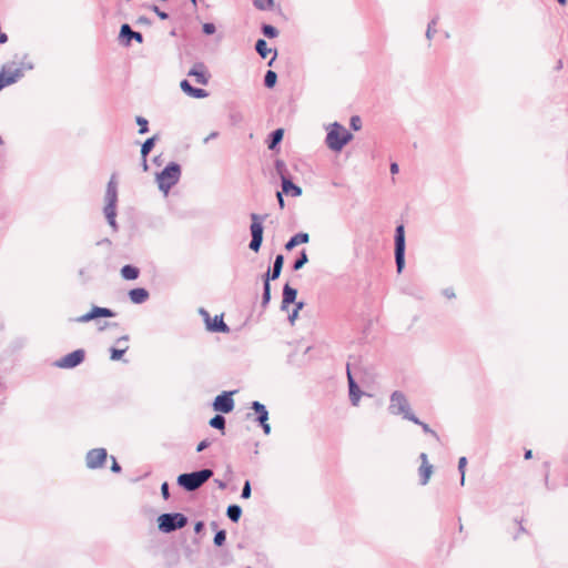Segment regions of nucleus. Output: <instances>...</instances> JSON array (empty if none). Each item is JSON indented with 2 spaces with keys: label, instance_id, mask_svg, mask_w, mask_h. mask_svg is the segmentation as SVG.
Wrapping results in <instances>:
<instances>
[{
  "label": "nucleus",
  "instance_id": "774afa93",
  "mask_svg": "<svg viewBox=\"0 0 568 568\" xmlns=\"http://www.w3.org/2000/svg\"><path fill=\"white\" fill-rule=\"evenodd\" d=\"M142 166H143V170H144V171H148L149 166H148V162H146V159H145V158H143Z\"/></svg>",
  "mask_w": 568,
  "mask_h": 568
},
{
  "label": "nucleus",
  "instance_id": "09e8293b",
  "mask_svg": "<svg viewBox=\"0 0 568 568\" xmlns=\"http://www.w3.org/2000/svg\"><path fill=\"white\" fill-rule=\"evenodd\" d=\"M436 21L435 20H432L430 22H428V33H427V37H428V40H430L434 36V33L436 32V30L433 28L435 26Z\"/></svg>",
  "mask_w": 568,
  "mask_h": 568
},
{
  "label": "nucleus",
  "instance_id": "338daca9",
  "mask_svg": "<svg viewBox=\"0 0 568 568\" xmlns=\"http://www.w3.org/2000/svg\"><path fill=\"white\" fill-rule=\"evenodd\" d=\"M202 527H203V524L201 521H199V523H196L194 529H195L196 532H199L202 529Z\"/></svg>",
  "mask_w": 568,
  "mask_h": 568
},
{
  "label": "nucleus",
  "instance_id": "58836bf2",
  "mask_svg": "<svg viewBox=\"0 0 568 568\" xmlns=\"http://www.w3.org/2000/svg\"><path fill=\"white\" fill-rule=\"evenodd\" d=\"M226 539L225 530H219L214 536V544L216 546H222Z\"/></svg>",
  "mask_w": 568,
  "mask_h": 568
},
{
  "label": "nucleus",
  "instance_id": "b1692460",
  "mask_svg": "<svg viewBox=\"0 0 568 568\" xmlns=\"http://www.w3.org/2000/svg\"><path fill=\"white\" fill-rule=\"evenodd\" d=\"M121 275L125 280H135L139 276V270L132 265H125L121 268Z\"/></svg>",
  "mask_w": 568,
  "mask_h": 568
},
{
  "label": "nucleus",
  "instance_id": "c03bdc74",
  "mask_svg": "<svg viewBox=\"0 0 568 568\" xmlns=\"http://www.w3.org/2000/svg\"><path fill=\"white\" fill-rule=\"evenodd\" d=\"M202 29H203V32H204L205 34H209V36H210V34H213V33L216 31L215 26H214L213 23H211V22H206V23H204V24H203V27H202Z\"/></svg>",
  "mask_w": 568,
  "mask_h": 568
},
{
  "label": "nucleus",
  "instance_id": "9d476101",
  "mask_svg": "<svg viewBox=\"0 0 568 568\" xmlns=\"http://www.w3.org/2000/svg\"><path fill=\"white\" fill-rule=\"evenodd\" d=\"M106 457H108L106 449L93 448V449L89 450L85 456L87 467L90 469L101 468L104 465Z\"/></svg>",
  "mask_w": 568,
  "mask_h": 568
},
{
  "label": "nucleus",
  "instance_id": "f03ea898",
  "mask_svg": "<svg viewBox=\"0 0 568 568\" xmlns=\"http://www.w3.org/2000/svg\"><path fill=\"white\" fill-rule=\"evenodd\" d=\"M326 145L334 152H339L343 148L352 141L353 134L338 122L329 124L327 128Z\"/></svg>",
  "mask_w": 568,
  "mask_h": 568
},
{
  "label": "nucleus",
  "instance_id": "39448f33",
  "mask_svg": "<svg viewBox=\"0 0 568 568\" xmlns=\"http://www.w3.org/2000/svg\"><path fill=\"white\" fill-rule=\"evenodd\" d=\"M181 176L180 165L171 162L168 164L162 172L156 175V182L159 189L163 191L165 194L170 191V189L175 185Z\"/></svg>",
  "mask_w": 568,
  "mask_h": 568
},
{
  "label": "nucleus",
  "instance_id": "dca6fc26",
  "mask_svg": "<svg viewBox=\"0 0 568 568\" xmlns=\"http://www.w3.org/2000/svg\"><path fill=\"white\" fill-rule=\"evenodd\" d=\"M347 378L349 387V399L354 406H357L362 396V392L359 390V387L355 383L349 372L347 373Z\"/></svg>",
  "mask_w": 568,
  "mask_h": 568
},
{
  "label": "nucleus",
  "instance_id": "de8ad7c7",
  "mask_svg": "<svg viewBox=\"0 0 568 568\" xmlns=\"http://www.w3.org/2000/svg\"><path fill=\"white\" fill-rule=\"evenodd\" d=\"M210 445H211V442L209 439H203L202 442L199 443V445L196 447V452L200 453V452L206 449Z\"/></svg>",
  "mask_w": 568,
  "mask_h": 568
},
{
  "label": "nucleus",
  "instance_id": "a18cd8bd",
  "mask_svg": "<svg viewBox=\"0 0 568 568\" xmlns=\"http://www.w3.org/2000/svg\"><path fill=\"white\" fill-rule=\"evenodd\" d=\"M251 496V485L250 481H245L243 489H242V497L248 498Z\"/></svg>",
  "mask_w": 568,
  "mask_h": 568
},
{
  "label": "nucleus",
  "instance_id": "20e7f679",
  "mask_svg": "<svg viewBox=\"0 0 568 568\" xmlns=\"http://www.w3.org/2000/svg\"><path fill=\"white\" fill-rule=\"evenodd\" d=\"M213 475L211 469L182 474L178 477V484L189 491L200 488Z\"/></svg>",
  "mask_w": 568,
  "mask_h": 568
},
{
  "label": "nucleus",
  "instance_id": "3c124183",
  "mask_svg": "<svg viewBox=\"0 0 568 568\" xmlns=\"http://www.w3.org/2000/svg\"><path fill=\"white\" fill-rule=\"evenodd\" d=\"M112 458V466H111V470L113 473H120L121 471V467L120 465L118 464L116 459L114 457H111Z\"/></svg>",
  "mask_w": 568,
  "mask_h": 568
},
{
  "label": "nucleus",
  "instance_id": "13d9d810",
  "mask_svg": "<svg viewBox=\"0 0 568 568\" xmlns=\"http://www.w3.org/2000/svg\"><path fill=\"white\" fill-rule=\"evenodd\" d=\"M276 196H277L278 204H280L281 209H283L284 207V200H283L282 193L277 192Z\"/></svg>",
  "mask_w": 568,
  "mask_h": 568
},
{
  "label": "nucleus",
  "instance_id": "864d4df0",
  "mask_svg": "<svg viewBox=\"0 0 568 568\" xmlns=\"http://www.w3.org/2000/svg\"><path fill=\"white\" fill-rule=\"evenodd\" d=\"M443 293H444V295H445L446 297H448V298H453V297H455V293H454L453 288H445V290L443 291Z\"/></svg>",
  "mask_w": 568,
  "mask_h": 568
},
{
  "label": "nucleus",
  "instance_id": "6e6d98bb",
  "mask_svg": "<svg viewBox=\"0 0 568 568\" xmlns=\"http://www.w3.org/2000/svg\"><path fill=\"white\" fill-rule=\"evenodd\" d=\"M398 170H399V168H398V164H397V163H392V164H390V173H392V174H396V173H398Z\"/></svg>",
  "mask_w": 568,
  "mask_h": 568
},
{
  "label": "nucleus",
  "instance_id": "f3484780",
  "mask_svg": "<svg viewBox=\"0 0 568 568\" xmlns=\"http://www.w3.org/2000/svg\"><path fill=\"white\" fill-rule=\"evenodd\" d=\"M282 178V190L285 194L297 197L302 194V189L295 185L290 179L285 178L283 174Z\"/></svg>",
  "mask_w": 568,
  "mask_h": 568
},
{
  "label": "nucleus",
  "instance_id": "79ce46f5",
  "mask_svg": "<svg viewBox=\"0 0 568 568\" xmlns=\"http://www.w3.org/2000/svg\"><path fill=\"white\" fill-rule=\"evenodd\" d=\"M180 87L182 89V91L187 94L189 97L191 95L192 91H193V87L190 84V82L187 80H183L181 81L180 83Z\"/></svg>",
  "mask_w": 568,
  "mask_h": 568
},
{
  "label": "nucleus",
  "instance_id": "a19ab883",
  "mask_svg": "<svg viewBox=\"0 0 568 568\" xmlns=\"http://www.w3.org/2000/svg\"><path fill=\"white\" fill-rule=\"evenodd\" d=\"M190 97L195 98V99H204V98L209 97V92L205 91L204 89L194 88Z\"/></svg>",
  "mask_w": 568,
  "mask_h": 568
},
{
  "label": "nucleus",
  "instance_id": "8fccbe9b",
  "mask_svg": "<svg viewBox=\"0 0 568 568\" xmlns=\"http://www.w3.org/2000/svg\"><path fill=\"white\" fill-rule=\"evenodd\" d=\"M161 493H162V496L164 499H168L170 494H169V485L168 483H163L162 486H161Z\"/></svg>",
  "mask_w": 568,
  "mask_h": 568
},
{
  "label": "nucleus",
  "instance_id": "4c0bfd02",
  "mask_svg": "<svg viewBox=\"0 0 568 568\" xmlns=\"http://www.w3.org/2000/svg\"><path fill=\"white\" fill-rule=\"evenodd\" d=\"M136 123L140 126L139 133L144 134L148 132V120L142 116H136Z\"/></svg>",
  "mask_w": 568,
  "mask_h": 568
},
{
  "label": "nucleus",
  "instance_id": "393cba45",
  "mask_svg": "<svg viewBox=\"0 0 568 568\" xmlns=\"http://www.w3.org/2000/svg\"><path fill=\"white\" fill-rule=\"evenodd\" d=\"M226 515L232 521L236 523L242 515V509L237 505H231L227 507Z\"/></svg>",
  "mask_w": 568,
  "mask_h": 568
},
{
  "label": "nucleus",
  "instance_id": "0eeeda50",
  "mask_svg": "<svg viewBox=\"0 0 568 568\" xmlns=\"http://www.w3.org/2000/svg\"><path fill=\"white\" fill-rule=\"evenodd\" d=\"M250 217L252 221L250 226L252 240L248 246L252 251L257 252L261 248L263 242V222L265 221L266 215L252 213Z\"/></svg>",
  "mask_w": 568,
  "mask_h": 568
},
{
  "label": "nucleus",
  "instance_id": "bf43d9fd",
  "mask_svg": "<svg viewBox=\"0 0 568 568\" xmlns=\"http://www.w3.org/2000/svg\"><path fill=\"white\" fill-rule=\"evenodd\" d=\"M524 457H525V459L532 458V450L531 449H526L525 454H524Z\"/></svg>",
  "mask_w": 568,
  "mask_h": 568
},
{
  "label": "nucleus",
  "instance_id": "7c9ffc66",
  "mask_svg": "<svg viewBox=\"0 0 568 568\" xmlns=\"http://www.w3.org/2000/svg\"><path fill=\"white\" fill-rule=\"evenodd\" d=\"M210 426L216 429H224L225 418L222 415H215L213 418H211Z\"/></svg>",
  "mask_w": 568,
  "mask_h": 568
},
{
  "label": "nucleus",
  "instance_id": "680f3d73",
  "mask_svg": "<svg viewBox=\"0 0 568 568\" xmlns=\"http://www.w3.org/2000/svg\"><path fill=\"white\" fill-rule=\"evenodd\" d=\"M427 432H428V435H432L436 440H439V437L436 432H434L429 427L427 428Z\"/></svg>",
  "mask_w": 568,
  "mask_h": 568
},
{
  "label": "nucleus",
  "instance_id": "473e14b6",
  "mask_svg": "<svg viewBox=\"0 0 568 568\" xmlns=\"http://www.w3.org/2000/svg\"><path fill=\"white\" fill-rule=\"evenodd\" d=\"M276 80H277V74L272 71V70H268L265 74V79H264V83L267 88H273L276 83Z\"/></svg>",
  "mask_w": 568,
  "mask_h": 568
},
{
  "label": "nucleus",
  "instance_id": "603ef678",
  "mask_svg": "<svg viewBox=\"0 0 568 568\" xmlns=\"http://www.w3.org/2000/svg\"><path fill=\"white\" fill-rule=\"evenodd\" d=\"M297 316H298L297 310H293V312L288 315V321H290L291 325H294Z\"/></svg>",
  "mask_w": 568,
  "mask_h": 568
},
{
  "label": "nucleus",
  "instance_id": "cd10ccee",
  "mask_svg": "<svg viewBox=\"0 0 568 568\" xmlns=\"http://www.w3.org/2000/svg\"><path fill=\"white\" fill-rule=\"evenodd\" d=\"M283 130L282 129H277L275 130L273 133H272V139H271V142L268 144V149H274L283 139Z\"/></svg>",
  "mask_w": 568,
  "mask_h": 568
},
{
  "label": "nucleus",
  "instance_id": "69168bd1",
  "mask_svg": "<svg viewBox=\"0 0 568 568\" xmlns=\"http://www.w3.org/2000/svg\"><path fill=\"white\" fill-rule=\"evenodd\" d=\"M303 306H304L303 302H297L295 304V308L294 310H297V312H300L303 308Z\"/></svg>",
  "mask_w": 568,
  "mask_h": 568
},
{
  "label": "nucleus",
  "instance_id": "ddd939ff",
  "mask_svg": "<svg viewBox=\"0 0 568 568\" xmlns=\"http://www.w3.org/2000/svg\"><path fill=\"white\" fill-rule=\"evenodd\" d=\"M233 393H223L214 399L213 407L215 410L221 413H230L234 408V400L232 398Z\"/></svg>",
  "mask_w": 568,
  "mask_h": 568
},
{
  "label": "nucleus",
  "instance_id": "49530a36",
  "mask_svg": "<svg viewBox=\"0 0 568 568\" xmlns=\"http://www.w3.org/2000/svg\"><path fill=\"white\" fill-rule=\"evenodd\" d=\"M152 10L156 13V16L161 19V20H166L169 18L168 13L160 10L159 7L156 6H153Z\"/></svg>",
  "mask_w": 568,
  "mask_h": 568
},
{
  "label": "nucleus",
  "instance_id": "1a4fd4ad",
  "mask_svg": "<svg viewBox=\"0 0 568 568\" xmlns=\"http://www.w3.org/2000/svg\"><path fill=\"white\" fill-rule=\"evenodd\" d=\"M22 78V68H17L14 63L6 64L0 72V90L16 83Z\"/></svg>",
  "mask_w": 568,
  "mask_h": 568
},
{
  "label": "nucleus",
  "instance_id": "4be33fe9",
  "mask_svg": "<svg viewBox=\"0 0 568 568\" xmlns=\"http://www.w3.org/2000/svg\"><path fill=\"white\" fill-rule=\"evenodd\" d=\"M310 241V236L307 233H297L290 239V241L285 244L286 250H292L298 244L307 243Z\"/></svg>",
  "mask_w": 568,
  "mask_h": 568
},
{
  "label": "nucleus",
  "instance_id": "2eb2a0df",
  "mask_svg": "<svg viewBox=\"0 0 568 568\" xmlns=\"http://www.w3.org/2000/svg\"><path fill=\"white\" fill-rule=\"evenodd\" d=\"M202 313L206 316V326L209 331L222 333H227L230 331L229 326L224 323L222 316L216 315L211 321L207 312L202 311Z\"/></svg>",
  "mask_w": 568,
  "mask_h": 568
},
{
  "label": "nucleus",
  "instance_id": "0e129e2a",
  "mask_svg": "<svg viewBox=\"0 0 568 568\" xmlns=\"http://www.w3.org/2000/svg\"><path fill=\"white\" fill-rule=\"evenodd\" d=\"M516 523L519 525V532H526V529H525V527L523 526L521 520H517V519H516Z\"/></svg>",
  "mask_w": 568,
  "mask_h": 568
},
{
  "label": "nucleus",
  "instance_id": "e2e57ef3",
  "mask_svg": "<svg viewBox=\"0 0 568 568\" xmlns=\"http://www.w3.org/2000/svg\"><path fill=\"white\" fill-rule=\"evenodd\" d=\"M284 168V163L282 161H277L276 162V169L277 171L281 173L282 172V169Z\"/></svg>",
  "mask_w": 568,
  "mask_h": 568
},
{
  "label": "nucleus",
  "instance_id": "ea45409f",
  "mask_svg": "<svg viewBox=\"0 0 568 568\" xmlns=\"http://www.w3.org/2000/svg\"><path fill=\"white\" fill-rule=\"evenodd\" d=\"M17 68H22V74L24 73V71L27 70H32L33 69V64L31 61L28 60V57L24 55L20 62V64L17 67Z\"/></svg>",
  "mask_w": 568,
  "mask_h": 568
},
{
  "label": "nucleus",
  "instance_id": "e433bc0d",
  "mask_svg": "<svg viewBox=\"0 0 568 568\" xmlns=\"http://www.w3.org/2000/svg\"><path fill=\"white\" fill-rule=\"evenodd\" d=\"M126 349H128V346H125V347H124V348H122V349H118V348L112 347V348L110 349V352H111V356H110V358H111L112 361H119V359H121L122 355L126 352Z\"/></svg>",
  "mask_w": 568,
  "mask_h": 568
},
{
  "label": "nucleus",
  "instance_id": "423d86ee",
  "mask_svg": "<svg viewBox=\"0 0 568 568\" xmlns=\"http://www.w3.org/2000/svg\"><path fill=\"white\" fill-rule=\"evenodd\" d=\"M159 529L162 532H172L183 528L187 524V518L180 513L163 514L158 518Z\"/></svg>",
  "mask_w": 568,
  "mask_h": 568
},
{
  "label": "nucleus",
  "instance_id": "c85d7f7f",
  "mask_svg": "<svg viewBox=\"0 0 568 568\" xmlns=\"http://www.w3.org/2000/svg\"><path fill=\"white\" fill-rule=\"evenodd\" d=\"M419 457L422 459V464L418 468V473H419V477H420V483L423 485H425L426 484V453H422Z\"/></svg>",
  "mask_w": 568,
  "mask_h": 568
},
{
  "label": "nucleus",
  "instance_id": "6e6552de",
  "mask_svg": "<svg viewBox=\"0 0 568 568\" xmlns=\"http://www.w3.org/2000/svg\"><path fill=\"white\" fill-rule=\"evenodd\" d=\"M395 263L397 273H402L405 267V230L402 224L395 231Z\"/></svg>",
  "mask_w": 568,
  "mask_h": 568
},
{
  "label": "nucleus",
  "instance_id": "a878e982",
  "mask_svg": "<svg viewBox=\"0 0 568 568\" xmlns=\"http://www.w3.org/2000/svg\"><path fill=\"white\" fill-rule=\"evenodd\" d=\"M255 49L263 59H265L271 52V49L267 47L266 41L263 39H258L256 41Z\"/></svg>",
  "mask_w": 568,
  "mask_h": 568
},
{
  "label": "nucleus",
  "instance_id": "4d7b16f0",
  "mask_svg": "<svg viewBox=\"0 0 568 568\" xmlns=\"http://www.w3.org/2000/svg\"><path fill=\"white\" fill-rule=\"evenodd\" d=\"M217 135H219V133H217V132H212L210 135H207V136L204 139V143H207L210 140L215 139Z\"/></svg>",
  "mask_w": 568,
  "mask_h": 568
},
{
  "label": "nucleus",
  "instance_id": "9b49d317",
  "mask_svg": "<svg viewBox=\"0 0 568 568\" xmlns=\"http://www.w3.org/2000/svg\"><path fill=\"white\" fill-rule=\"evenodd\" d=\"M83 359L84 351L77 349L62 357L60 361L55 363V365L61 368H72L81 364Z\"/></svg>",
  "mask_w": 568,
  "mask_h": 568
},
{
  "label": "nucleus",
  "instance_id": "72a5a7b5",
  "mask_svg": "<svg viewBox=\"0 0 568 568\" xmlns=\"http://www.w3.org/2000/svg\"><path fill=\"white\" fill-rule=\"evenodd\" d=\"M308 261L307 254L305 251H302L301 256L294 262L293 268L295 271L301 270Z\"/></svg>",
  "mask_w": 568,
  "mask_h": 568
},
{
  "label": "nucleus",
  "instance_id": "7ed1b4c3",
  "mask_svg": "<svg viewBox=\"0 0 568 568\" xmlns=\"http://www.w3.org/2000/svg\"><path fill=\"white\" fill-rule=\"evenodd\" d=\"M116 202H118V184L115 181V176L112 175L110 179L106 191H105V206H104V215L108 220L110 226L116 231L118 225L115 221L116 216Z\"/></svg>",
  "mask_w": 568,
  "mask_h": 568
},
{
  "label": "nucleus",
  "instance_id": "2f4dec72",
  "mask_svg": "<svg viewBox=\"0 0 568 568\" xmlns=\"http://www.w3.org/2000/svg\"><path fill=\"white\" fill-rule=\"evenodd\" d=\"M270 300H271L270 282H268V278H265L264 287H263L262 305L263 306L267 305Z\"/></svg>",
  "mask_w": 568,
  "mask_h": 568
},
{
  "label": "nucleus",
  "instance_id": "f257e3e1",
  "mask_svg": "<svg viewBox=\"0 0 568 568\" xmlns=\"http://www.w3.org/2000/svg\"><path fill=\"white\" fill-rule=\"evenodd\" d=\"M388 412L392 415H402L403 418L420 425L426 430V424L419 420L412 412L409 403L405 394L400 390H395L390 394Z\"/></svg>",
  "mask_w": 568,
  "mask_h": 568
},
{
  "label": "nucleus",
  "instance_id": "a211bd4d",
  "mask_svg": "<svg viewBox=\"0 0 568 568\" xmlns=\"http://www.w3.org/2000/svg\"><path fill=\"white\" fill-rule=\"evenodd\" d=\"M297 295V291L293 287H291L288 284H285L283 287V300H282V306L281 308L285 311L287 308L288 304H292L295 302Z\"/></svg>",
  "mask_w": 568,
  "mask_h": 568
},
{
  "label": "nucleus",
  "instance_id": "f8f14e48",
  "mask_svg": "<svg viewBox=\"0 0 568 568\" xmlns=\"http://www.w3.org/2000/svg\"><path fill=\"white\" fill-rule=\"evenodd\" d=\"M115 314L112 310L106 307L93 306L90 312L81 315L75 321L79 323H87L97 317H113Z\"/></svg>",
  "mask_w": 568,
  "mask_h": 568
},
{
  "label": "nucleus",
  "instance_id": "5701e85b",
  "mask_svg": "<svg viewBox=\"0 0 568 568\" xmlns=\"http://www.w3.org/2000/svg\"><path fill=\"white\" fill-rule=\"evenodd\" d=\"M252 409H254L257 413V422L264 423L268 420V412L266 410L265 406L261 404L260 402L255 400L252 403Z\"/></svg>",
  "mask_w": 568,
  "mask_h": 568
},
{
  "label": "nucleus",
  "instance_id": "c756f323",
  "mask_svg": "<svg viewBox=\"0 0 568 568\" xmlns=\"http://www.w3.org/2000/svg\"><path fill=\"white\" fill-rule=\"evenodd\" d=\"M253 4L258 10H271L274 6L273 0H254Z\"/></svg>",
  "mask_w": 568,
  "mask_h": 568
},
{
  "label": "nucleus",
  "instance_id": "6ab92c4d",
  "mask_svg": "<svg viewBox=\"0 0 568 568\" xmlns=\"http://www.w3.org/2000/svg\"><path fill=\"white\" fill-rule=\"evenodd\" d=\"M129 296L134 304H142L148 300L149 292L142 287L133 288L129 292Z\"/></svg>",
  "mask_w": 568,
  "mask_h": 568
},
{
  "label": "nucleus",
  "instance_id": "4468645a",
  "mask_svg": "<svg viewBox=\"0 0 568 568\" xmlns=\"http://www.w3.org/2000/svg\"><path fill=\"white\" fill-rule=\"evenodd\" d=\"M187 75L194 77L196 83L199 84L206 85L209 83L210 74L206 71V67L202 62L195 63L187 72Z\"/></svg>",
  "mask_w": 568,
  "mask_h": 568
},
{
  "label": "nucleus",
  "instance_id": "aec40b11",
  "mask_svg": "<svg viewBox=\"0 0 568 568\" xmlns=\"http://www.w3.org/2000/svg\"><path fill=\"white\" fill-rule=\"evenodd\" d=\"M120 37L128 39V42L131 39H134L139 43L143 41V37L140 32L133 31L129 24H123L120 30Z\"/></svg>",
  "mask_w": 568,
  "mask_h": 568
},
{
  "label": "nucleus",
  "instance_id": "f704fd0d",
  "mask_svg": "<svg viewBox=\"0 0 568 568\" xmlns=\"http://www.w3.org/2000/svg\"><path fill=\"white\" fill-rule=\"evenodd\" d=\"M467 458L460 457L458 460V471L460 473V484L465 483V471H466Z\"/></svg>",
  "mask_w": 568,
  "mask_h": 568
},
{
  "label": "nucleus",
  "instance_id": "412c9836",
  "mask_svg": "<svg viewBox=\"0 0 568 568\" xmlns=\"http://www.w3.org/2000/svg\"><path fill=\"white\" fill-rule=\"evenodd\" d=\"M283 263H284L283 255H277L275 257L272 272H267V274H266V278H268V281L278 278V276L281 275V272H282Z\"/></svg>",
  "mask_w": 568,
  "mask_h": 568
},
{
  "label": "nucleus",
  "instance_id": "5fc2aeb1",
  "mask_svg": "<svg viewBox=\"0 0 568 568\" xmlns=\"http://www.w3.org/2000/svg\"><path fill=\"white\" fill-rule=\"evenodd\" d=\"M260 424H261V426H262V428H263L264 433H265L266 435H268V434H270V432H271V426H270V424H268L267 422L260 423Z\"/></svg>",
  "mask_w": 568,
  "mask_h": 568
},
{
  "label": "nucleus",
  "instance_id": "c9c22d12",
  "mask_svg": "<svg viewBox=\"0 0 568 568\" xmlns=\"http://www.w3.org/2000/svg\"><path fill=\"white\" fill-rule=\"evenodd\" d=\"M262 31H263L264 36L267 38H275L278 34L277 29L271 24H264L262 27Z\"/></svg>",
  "mask_w": 568,
  "mask_h": 568
},
{
  "label": "nucleus",
  "instance_id": "bb28decb",
  "mask_svg": "<svg viewBox=\"0 0 568 568\" xmlns=\"http://www.w3.org/2000/svg\"><path fill=\"white\" fill-rule=\"evenodd\" d=\"M154 143H155V136H152V138H149L148 140H145V142L141 146L142 158H146V155L150 153V151L154 146Z\"/></svg>",
  "mask_w": 568,
  "mask_h": 568
},
{
  "label": "nucleus",
  "instance_id": "052dcab7",
  "mask_svg": "<svg viewBox=\"0 0 568 568\" xmlns=\"http://www.w3.org/2000/svg\"><path fill=\"white\" fill-rule=\"evenodd\" d=\"M8 41V36L0 31V43H6Z\"/></svg>",
  "mask_w": 568,
  "mask_h": 568
},
{
  "label": "nucleus",
  "instance_id": "37998d69",
  "mask_svg": "<svg viewBox=\"0 0 568 568\" xmlns=\"http://www.w3.org/2000/svg\"><path fill=\"white\" fill-rule=\"evenodd\" d=\"M351 126L353 130L357 131L362 128V121L361 118L357 115H354L351 118Z\"/></svg>",
  "mask_w": 568,
  "mask_h": 568
}]
</instances>
